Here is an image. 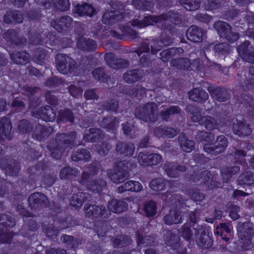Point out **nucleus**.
<instances>
[{"mask_svg":"<svg viewBox=\"0 0 254 254\" xmlns=\"http://www.w3.org/2000/svg\"><path fill=\"white\" fill-rule=\"evenodd\" d=\"M12 186L13 184L6 179H0V197H5L15 207L16 211L22 217V221L25 222V219L31 217V213L24 207L21 193L16 190L9 192V188H12Z\"/></svg>","mask_w":254,"mask_h":254,"instance_id":"obj_1","label":"nucleus"},{"mask_svg":"<svg viewBox=\"0 0 254 254\" xmlns=\"http://www.w3.org/2000/svg\"><path fill=\"white\" fill-rule=\"evenodd\" d=\"M194 226L189 223L184 224L180 232L181 236L186 241H189L192 238L194 230V238L196 245L202 249L210 248L213 245V240L209 235L208 230L201 225L198 226L197 228H194Z\"/></svg>","mask_w":254,"mask_h":254,"instance_id":"obj_2","label":"nucleus"},{"mask_svg":"<svg viewBox=\"0 0 254 254\" xmlns=\"http://www.w3.org/2000/svg\"><path fill=\"white\" fill-rule=\"evenodd\" d=\"M76 135L75 131H70L67 133H57L55 140L47 145V149L51 152V156L56 160L60 159L66 149L72 148Z\"/></svg>","mask_w":254,"mask_h":254,"instance_id":"obj_3","label":"nucleus"},{"mask_svg":"<svg viewBox=\"0 0 254 254\" xmlns=\"http://www.w3.org/2000/svg\"><path fill=\"white\" fill-rule=\"evenodd\" d=\"M136 167L135 162L131 159L118 161L114 164V172L109 173L110 180L117 184L123 182L128 178L129 171Z\"/></svg>","mask_w":254,"mask_h":254,"instance_id":"obj_4","label":"nucleus"},{"mask_svg":"<svg viewBox=\"0 0 254 254\" xmlns=\"http://www.w3.org/2000/svg\"><path fill=\"white\" fill-rule=\"evenodd\" d=\"M55 221L56 224H59L57 228L52 224L42 225L43 231L46 237L51 239H53L54 236L56 237L61 230L78 225L77 221L71 215L59 216Z\"/></svg>","mask_w":254,"mask_h":254,"instance_id":"obj_5","label":"nucleus"},{"mask_svg":"<svg viewBox=\"0 0 254 254\" xmlns=\"http://www.w3.org/2000/svg\"><path fill=\"white\" fill-rule=\"evenodd\" d=\"M110 6L113 9L105 12L102 16V22L104 24L112 25L121 21L126 14L125 3L118 1H111Z\"/></svg>","mask_w":254,"mask_h":254,"instance_id":"obj_6","label":"nucleus"},{"mask_svg":"<svg viewBox=\"0 0 254 254\" xmlns=\"http://www.w3.org/2000/svg\"><path fill=\"white\" fill-rule=\"evenodd\" d=\"M186 111L191 115V120L193 123H197L208 130L215 129L217 126L216 120L209 116H201L200 110L199 108L192 105H189L186 107Z\"/></svg>","mask_w":254,"mask_h":254,"instance_id":"obj_7","label":"nucleus"},{"mask_svg":"<svg viewBox=\"0 0 254 254\" xmlns=\"http://www.w3.org/2000/svg\"><path fill=\"white\" fill-rule=\"evenodd\" d=\"M16 222L10 215L0 214V243L10 244L16 234L13 231L7 230L15 226Z\"/></svg>","mask_w":254,"mask_h":254,"instance_id":"obj_8","label":"nucleus"},{"mask_svg":"<svg viewBox=\"0 0 254 254\" xmlns=\"http://www.w3.org/2000/svg\"><path fill=\"white\" fill-rule=\"evenodd\" d=\"M56 67L62 74H75L77 64L75 60L64 53L58 54L55 58Z\"/></svg>","mask_w":254,"mask_h":254,"instance_id":"obj_9","label":"nucleus"},{"mask_svg":"<svg viewBox=\"0 0 254 254\" xmlns=\"http://www.w3.org/2000/svg\"><path fill=\"white\" fill-rule=\"evenodd\" d=\"M158 106L154 102H148L142 107L137 106L134 110L135 117L146 123H155L156 120L155 113Z\"/></svg>","mask_w":254,"mask_h":254,"instance_id":"obj_10","label":"nucleus"},{"mask_svg":"<svg viewBox=\"0 0 254 254\" xmlns=\"http://www.w3.org/2000/svg\"><path fill=\"white\" fill-rule=\"evenodd\" d=\"M170 64L171 66L178 69L190 70L197 72L201 71L203 66L199 59H195L191 62L189 58L175 59L172 60Z\"/></svg>","mask_w":254,"mask_h":254,"instance_id":"obj_11","label":"nucleus"},{"mask_svg":"<svg viewBox=\"0 0 254 254\" xmlns=\"http://www.w3.org/2000/svg\"><path fill=\"white\" fill-rule=\"evenodd\" d=\"M40 174L30 173L28 176L27 185H30V189H35L37 187L44 185L45 188L51 187L56 182V177L51 174H44L40 181Z\"/></svg>","mask_w":254,"mask_h":254,"instance_id":"obj_12","label":"nucleus"},{"mask_svg":"<svg viewBox=\"0 0 254 254\" xmlns=\"http://www.w3.org/2000/svg\"><path fill=\"white\" fill-rule=\"evenodd\" d=\"M212 175L209 170L195 172L190 176V178L194 183L200 182L206 185L209 190L219 188L220 184L212 178Z\"/></svg>","mask_w":254,"mask_h":254,"instance_id":"obj_13","label":"nucleus"},{"mask_svg":"<svg viewBox=\"0 0 254 254\" xmlns=\"http://www.w3.org/2000/svg\"><path fill=\"white\" fill-rule=\"evenodd\" d=\"M214 27L219 36L225 39L230 44L237 41L240 37L238 33L232 32L231 26L227 22L219 21L214 24Z\"/></svg>","mask_w":254,"mask_h":254,"instance_id":"obj_14","label":"nucleus"},{"mask_svg":"<svg viewBox=\"0 0 254 254\" xmlns=\"http://www.w3.org/2000/svg\"><path fill=\"white\" fill-rule=\"evenodd\" d=\"M165 244L173 251L172 254H187V249L180 243L179 236L169 231L164 237Z\"/></svg>","mask_w":254,"mask_h":254,"instance_id":"obj_15","label":"nucleus"},{"mask_svg":"<svg viewBox=\"0 0 254 254\" xmlns=\"http://www.w3.org/2000/svg\"><path fill=\"white\" fill-rule=\"evenodd\" d=\"M29 208L34 211H39L42 208H46L49 203L47 196L40 192H35L31 194L27 199Z\"/></svg>","mask_w":254,"mask_h":254,"instance_id":"obj_16","label":"nucleus"},{"mask_svg":"<svg viewBox=\"0 0 254 254\" xmlns=\"http://www.w3.org/2000/svg\"><path fill=\"white\" fill-rule=\"evenodd\" d=\"M76 36V47L80 51L85 53L95 52L98 48L97 42L90 38L85 37L82 33H77L74 30Z\"/></svg>","mask_w":254,"mask_h":254,"instance_id":"obj_17","label":"nucleus"},{"mask_svg":"<svg viewBox=\"0 0 254 254\" xmlns=\"http://www.w3.org/2000/svg\"><path fill=\"white\" fill-rule=\"evenodd\" d=\"M228 146V140L223 135L218 136L214 143H205L204 151L209 154L216 155L223 152Z\"/></svg>","mask_w":254,"mask_h":254,"instance_id":"obj_18","label":"nucleus"},{"mask_svg":"<svg viewBox=\"0 0 254 254\" xmlns=\"http://www.w3.org/2000/svg\"><path fill=\"white\" fill-rule=\"evenodd\" d=\"M85 216L90 218H107L110 213L105 206L102 205H91L86 203L84 205Z\"/></svg>","mask_w":254,"mask_h":254,"instance_id":"obj_19","label":"nucleus"},{"mask_svg":"<svg viewBox=\"0 0 254 254\" xmlns=\"http://www.w3.org/2000/svg\"><path fill=\"white\" fill-rule=\"evenodd\" d=\"M104 60L108 67L117 70L127 68L129 66L127 60L118 58L113 52L105 54Z\"/></svg>","mask_w":254,"mask_h":254,"instance_id":"obj_20","label":"nucleus"},{"mask_svg":"<svg viewBox=\"0 0 254 254\" xmlns=\"http://www.w3.org/2000/svg\"><path fill=\"white\" fill-rule=\"evenodd\" d=\"M72 22L73 19L70 16L65 15L53 20L51 24L59 33L65 35L70 30Z\"/></svg>","mask_w":254,"mask_h":254,"instance_id":"obj_21","label":"nucleus"},{"mask_svg":"<svg viewBox=\"0 0 254 254\" xmlns=\"http://www.w3.org/2000/svg\"><path fill=\"white\" fill-rule=\"evenodd\" d=\"M138 161L142 166H153L158 165L162 161V156L159 154L147 151L140 152L138 154Z\"/></svg>","mask_w":254,"mask_h":254,"instance_id":"obj_22","label":"nucleus"},{"mask_svg":"<svg viewBox=\"0 0 254 254\" xmlns=\"http://www.w3.org/2000/svg\"><path fill=\"white\" fill-rule=\"evenodd\" d=\"M157 24H160L159 14H145L142 20L135 18L130 21V24L132 27L139 29L144 28L149 26H153Z\"/></svg>","mask_w":254,"mask_h":254,"instance_id":"obj_23","label":"nucleus"},{"mask_svg":"<svg viewBox=\"0 0 254 254\" xmlns=\"http://www.w3.org/2000/svg\"><path fill=\"white\" fill-rule=\"evenodd\" d=\"M0 167L6 174L11 176H17L21 169L20 163L13 159L4 157L0 160Z\"/></svg>","mask_w":254,"mask_h":254,"instance_id":"obj_24","label":"nucleus"},{"mask_svg":"<svg viewBox=\"0 0 254 254\" xmlns=\"http://www.w3.org/2000/svg\"><path fill=\"white\" fill-rule=\"evenodd\" d=\"M54 129L51 126H47L40 124L33 127L31 132L32 137L35 140L44 141L53 132Z\"/></svg>","mask_w":254,"mask_h":254,"instance_id":"obj_25","label":"nucleus"},{"mask_svg":"<svg viewBox=\"0 0 254 254\" xmlns=\"http://www.w3.org/2000/svg\"><path fill=\"white\" fill-rule=\"evenodd\" d=\"M32 114L46 122H53L56 118V111L48 105L38 108L35 112H32Z\"/></svg>","mask_w":254,"mask_h":254,"instance_id":"obj_26","label":"nucleus"},{"mask_svg":"<svg viewBox=\"0 0 254 254\" xmlns=\"http://www.w3.org/2000/svg\"><path fill=\"white\" fill-rule=\"evenodd\" d=\"M3 38L11 46L21 47L26 43L25 39L18 37V31L14 29H9L3 33Z\"/></svg>","mask_w":254,"mask_h":254,"instance_id":"obj_27","label":"nucleus"},{"mask_svg":"<svg viewBox=\"0 0 254 254\" xmlns=\"http://www.w3.org/2000/svg\"><path fill=\"white\" fill-rule=\"evenodd\" d=\"M72 11L73 14L78 16L89 17H92L96 13V9L92 4L87 2L77 4L72 8Z\"/></svg>","mask_w":254,"mask_h":254,"instance_id":"obj_28","label":"nucleus"},{"mask_svg":"<svg viewBox=\"0 0 254 254\" xmlns=\"http://www.w3.org/2000/svg\"><path fill=\"white\" fill-rule=\"evenodd\" d=\"M3 21L7 25L21 24L23 21V15L20 10L9 9L4 14Z\"/></svg>","mask_w":254,"mask_h":254,"instance_id":"obj_29","label":"nucleus"},{"mask_svg":"<svg viewBox=\"0 0 254 254\" xmlns=\"http://www.w3.org/2000/svg\"><path fill=\"white\" fill-rule=\"evenodd\" d=\"M35 2L41 6L48 8L52 2L54 6L62 11H67L70 6L68 0H34Z\"/></svg>","mask_w":254,"mask_h":254,"instance_id":"obj_30","label":"nucleus"},{"mask_svg":"<svg viewBox=\"0 0 254 254\" xmlns=\"http://www.w3.org/2000/svg\"><path fill=\"white\" fill-rule=\"evenodd\" d=\"M232 129L234 134L240 137L249 136L252 132V129L249 124L245 121L238 119L233 123Z\"/></svg>","mask_w":254,"mask_h":254,"instance_id":"obj_31","label":"nucleus"},{"mask_svg":"<svg viewBox=\"0 0 254 254\" xmlns=\"http://www.w3.org/2000/svg\"><path fill=\"white\" fill-rule=\"evenodd\" d=\"M105 137V133L100 128L91 127L88 133L83 135V140L85 142L97 143L101 141Z\"/></svg>","mask_w":254,"mask_h":254,"instance_id":"obj_32","label":"nucleus"},{"mask_svg":"<svg viewBox=\"0 0 254 254\" xmlns=\"http://www.w3.org/2000/svg\"><path fill=\"white\" fill-rule=\"evenodd\" d=\"M208 91L211 98L218 102H223L226 101L230 98L228 90L225 88L220 86L209 87Z\"/></svg>","mask_w":254,"mask_h":254,"instance_id":"obj_33","label":"nucleus"},{"mask_svg":"<svg viewBox=\"0 0 254 254\" xmlns=\"http://www.w3.org/2000/svg\"><path fill=\"white\" fill-rule=\"evenodd\" d=\"M160 24L165 21H169L175 25H180L183 23L182 15L178 11L169 10L167 12L159 14Z\"/></svg>","mask_w":254,"mask_h":254,"instance_id":"obj_34","label":"nucleus"},{"mask_svg":"<svg viewBox=\"0 0 254 254\" xmlns=\"http://www.w3.org/2000/svg\"><path fill=\"white\" fill-rule=\"evenodd\" d=\"M204 35V31L195 25L190 26L186 32L187 39L194 43L201 42Z\"/></svg>","mask_w":254,"mask_h":254,"instance_id":"obj_35","label":"nucleus"},{"mask_svg":"<svg viewBox=\"0 0 254 254\" xmlns=\"http://www.w3.org/2000/svg\"><path fill=\"white\" fill-rule=\"evenodd\" d=\"M237 233L240 239L250 241L254 236V229L249 223H242L237 228Z\"/></svg>","mask_w":254,"mask_h":254,"instance_id":"obj_36","label":"nucleus"},{"mask_svg":"<svg viewBox=\"0 0 254 254\" xmlns=\"http://www.w3.org/2000/svg\"><path fill=\"white\" fill-rule=\"evenodd\" d=\"M45 36L42 33H36L32 35L30 38V41L34 45H42L48 42V39H49L51 45L56 43L57 40L56 36L52 33L49 32L46 36V39H44Z\"/></svg>","mask_w":254,"mask_h":254,"instance_id":"obj_37","label":"nucleus"},{"mask_svg":"<svg viewBox=\"0 0 254 254\" xmlns=\"http://www.w3.org/2000/svg\"><path fill=\"white\" fill-rule=\"evenodd\" d=\"M12 128V124L8 117L4 116L0 120V141L4 138L11 139L10 132Z\"/></svg>","mask_w":254,"mask_h":254,"instance_id":"obj_38","label":"nucleus"},{"mask_svg":"<svg viewBox=\"0 0 254 254\" xmlns=\"http://www.w3.org/2000/svg\"><path fill=\"white\" fill-rule=\"evenodd\" d=\"M111 241L114 248H124L131 245L132 240L131 237L127 235H119L113 237Z\"/></svg>","mask_w":254,"mask_h":254,"instance_id":"obj_39","label":"nucleus"},{"mask_svg":"<svg viewBox=\"0 0 254 254\" xmlns=\"http://www.w3.org/2000/svg\"><path fill=\"white\" fill-rule=\"evenodd\" d=\"M153 133L158 138H172L177 134L176 130L173 127L163 126L155 127Z\"/></svg>","mask_w":254,"mask_h":254,"instance_id":"obj_40","label":"nucleus"},{"mask_svg":"<svg viewBox=\"0 0 254 254\" xmlns=\"http://www.w3.org/2000/svg\"><path fill=\"white\" fill-rule=\"evenodd\" d=\"M128 204L127 202L116 199H112L108 202L107 210L115 213H119L125 211L127 209Z\"/></svg>","mask_w":254,"mask_h":254,"instance_id":"obj_41","label":"nucleus"},{"mask_svg":"<svg viewBox=\"0 0 254 254\" xmlns=\"http://www.w3.org/2000/svg\"><path fill=\"white\" fill-rule=\"evenodd\" d=\"M164 223L167 225L178 224L182 222V217L181 212L177 209L171 208L169 212L163 218Z\"/></svg>","mask_w":254,"mask_h":254,"instance_id":"obj_42","label":"nucleus"},{"mask_svg":"<svg viewBox=\"0 0 254 254\" xmlns=\"http://www.w3.org/2000/svg\"><path fill=\"white\" fill-rule=\"evenodd\" d=\"M80 173V171L75 168L65 166L62 168L59 172L60 178L62 180L70 181L74 179Z\"/></svg>","mask_w":254,"mask_h":254,"instance_id":"obj_43","label":"nucleus"},{"mask_svg":"<svg viewBox=\"0 0 254 254\" xmlns=\"http://www.w3.org/2000/svg\"><path fill=\"white\" fill-rule=\"evenodd\" d=\"M142 189V186L138 181L130 180L124 183L118 188V191L119 193H123L125 191L139 192Z\"/></svg>","mask_w":254,"mask_h":254,"instance_id":"obj_44","label":"nucleus"},{"mask_svg":"<svg viewBox=\"0 0 254 254\" xmlns=\"http://www.w3.org/2000/svg\"><path fill=\"white\" fill-rule=\"evenodd\" d=\"M188 94L190 100L200 103H204L209 97L208 93L205 91L197 88H193Z\"/></svg>","mask_w":254,"mask_h":254,"instance_id":"obj_45","label":"nucleus"},{"mask_svg":"<svg viewBox=\"0 0 254 254\" xmlns=\"http://www.w3.org/2000/svg\"><path fill=\"white\" fill-rule=\"evenodd\" d=\"M123 92L131 98L137 97L141 100L146 95V89L140 84H137L132 88L126 87L123 89Z\"/></svg>","mask_w":254,"mask_h":254,"instance_id":"obj_46","label":"nucleus"},{"mask_svg":"<svg viewBox=\"0 0 254 254\" xmlns=\"http://www.w3.org/2000/svg\"><path fill=\"white\" fill-rule=\"evenodd\" d=\"M123 78L127 83H136L142 78V71L138 69H132L127 71L123 74Z\"/></svg>","mask_w":254,"mask_h":254,"instance_id":"obj_47","label":"nucleus"},{"mask_svg":"<svg viewBox=\"0 0 254 254\" xmlns=\"http://www.w3.org/2000/svg\"><path fill=\"white\" fill-rule=\"evenodd\" d=\"M91 198L90 195L85 192L79 191L73 193L70 201V204L74 207L78 208Z\"/></svg>","mask_w":254,"mask_h":254,"instance_id":"obj_48","label":"nucleus"},{"mask_svg":"<svg viewBox=\"0 0 254 254\" xmlns=\"http://www.w3.org/2000/svg\"><path fill=\"white\" fill-rule=\"evenodd\" d=\"M106 186L107 183L105 180L96 179L90 181L86 188L93 193L101 194Z\"/></svg>","mask_w":254,"mask_h":254,"instance_id":"obj_49","label":"nucleus"},{"mask_svg":"<svg viewBox=\"0 0 254 254\" xmlns=\"http://www.w3.org/2000/svg\"><path fill=\"white\" fill-rule=\"evenodd\" d=\"M134 149L133 144L121 141L118 142L116 146V151L120 154L125 156H132L134 153Z\"/></svg>","mask_w":254,"mask_h":254,"instance_id":"obj_50","label":"nucleus"},{"mask_svg":"<svg viewBox=\"0 0 254 254\" xmlns=\"http://www.w3.org/2000/svg\"><path fill=\"white\" fill-rule=\"evenodd\" d=\"M74 119L72 111L70 109L65 108L59 112L57 121L58 123H73Z\"/></svg>","mask_w":254,"mask_h":254,"instance_id":"obj_51","label":"nucleus"},{"mask_svg":"<svg viewBox=\"0 0 254 254\" xmlns=\"http://www.w3.org/2000/svg\"><path fill=\"white\" fill-rule=\"evenodd\" d=\"M131 4L136 9L142 11H151L154 7V3L149 0H132Z\"/></svg>","mask_w":254,"mask_h":254,"instance_id":"obj_52","label":"nucleus"},{"mask_svg":"<svg viewBox=\"0 0 254 254\" xmlns=\"http://www.w3.org/2000/svg\"><path fill=\"white\" fill-rule=\"evenodd\" d=\"M239 148H236L234 155L238 158H244L246 156L248 151L254 149L253 145L248 141H242L238 144Z\"/></svg>","mask_w":254,"mask_h":254,"instance_id":"obj_53","label":"nucleus"},{"mask_svg":"<svg viewBox=\"0 0 254 254\" xmlns=\"http://www.w3.org/2000/svg\"><path fill=\"white\" fill-rule=\"evenodd\" d=\"M9 55L12 61L18 64H25L29 60V55L26 51L12 52Z\"/></svg>","mask_w":254,"mask_h":254,"instance_id":"obj_54","label":"nucleus"},{"mask_svg":"<svg viewBox=\"0 0 254 254\" xmlns=\"http://www.w3.org/2000/svg\"><path fill=\"white\" fill-rule=\"evenodd\" d=\"M118 123L117 117L108 116L102 119L101 126L108 131L113 132L116 129Z\"/></svg>","mask_w":254,"mask_h":254,"instance_id":"obj_55","label":"nucleus"},{"mask_svg":"<svg viewBox=\"0 0 254 254\" xmlns=\"http://www.w3.org/2000/svg\"><path fill=\"white\" fill-rule=\"evenodd\" d=\"M245 111L247 115L254 121V99L253 97L248 95L243 96Z\"/></svg>","mask_w":254,"mask_h":254,"instance_id":"obj_56","label":"nucleus"},{"mask_svg":"<svg viewBox=\"0 0 254 254\" xmlns=\"http://www.w3.org/2000/svg\"><path fill=\"white\" fill-rule=\"evenodd\" d=\"M178 141L182 149L186 152H190L194 148V142L188 139L184 133L179 134Z\"/></svg>","mask_w":254,"mask_h":254,"instance_id":"obj_57","label":"nucleus"},{"mask_svg":"<svg viewBox=\"0 0 254 254\" xmlns=\"http://www.w3.org/2000/svg\"><path fill=\"white\" fill-rule=\"evenodd\" d=\"M214 233L215 235L220 236L222 239L225 242H228L230 240L228 236H230L231 233V229L229 224L226 222L220 223L216 227Z\"/></svg>","mask_w":254,"mask_h":254,"instance_id":"obj_58","label":"nucleus"},{"mask_svg":"<svg viewBox=\"0 0 254 254\" xmlns=\"http://www.w3.org/2000/svg\"><path fill=\"white\" fill-rule=\"evenodd\" d=\"M184 52L182 48H171L165 50L161 52L159 54L160 59L164 62H168L173 57L175 56L177 53H181Z\"/></svg>","mask_w":254,"mask_h":254,"instance_id":"obj_59","label":"nucleus"},{"mask_svg":"<svg viewBox=\"0 0 254 254\" xmlns=\"http://www.w3.org/2000/svg\"><path fill=\"white\" fill-rule=\"evenodd\" d=\"M71 159L74 162L82 161L84 162L89 161L91 155L89 151L84 148L78 149L71 155Z\"/></svg>","mask_w":254,"mask_h":254,"instance_id":"obj_60","label":"nucleus"},{"mask_svg":"<svg viewBox=\"0 0 254 254\" xmlns=\"http://www.w3.org/2000/svg\"><path fill=\"white\" fill-rule=\"evenodd\" d=\"M157 203L152 200L146 202L143 207L144 215L148 218L154 217L157 214Z\"/></svg>","mask_w":254,"mask_h":254,"instance_id":"obj_61","label":"nucleus"},{"mask_svg":"<svg viewBox=\"0 0 254 254\" xmlns=\"http://www.w3.org/2000/svg\"><path fill=\"white\" fill-rule=\"evenodd\" d=\"M33 129V126L29 120L27 119H21L17 123V130L18 132L21 134H29Z\"/></svg>","mask_w":254,"mask_h":254,"instance_id":"obj_62","label":"nucleus"},{"mask_svg":"<svg viewBox=\"0 0 254 254\" xmlns=\"http://www.w3.org/2000/svg\"><path fill=\"white\" fill-rule=\"evenodd\" d=\"M102 108L109 113L118 112L119 101L115 98H108L102 102Z\"/></svg>","mask_w":254,"mask_h":254,"instance_id":"obj_63","label":"nucleus"},{"mask_svg":"<svg viewBox=\"0 0 254 254\" xmlns=\"http://www.w3.org/2000/svg\"><path fill=\"white\" fill-rule=\"evenodd\" d=\"M238 182L241 186H254V174L251 171L244 172L239 176Z\"/></svg>","mask_w":254,"mask_h":254,"instance_id":"obj_64","label":"nucleus"}]
</instances>
